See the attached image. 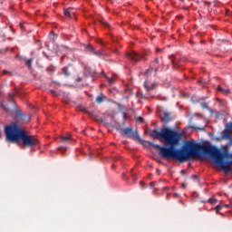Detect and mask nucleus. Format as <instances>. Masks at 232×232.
<instances>
[{"label": "nucleus", "mask_w": 232, "mask_h": 232, "mask_svg": "<svg viewBox=\"0 0 232 232\" xmlns=\"http://www.w3.org/2000/svg\"><path fill=\"white\" fill-rule=\"evenodd\" d=\"M225 208H229V205H225Z\"/></svg>", "instance_id": "a19ab883"}, {"label": "nucleus", "mask_w": 232, "mask_h": 232, "mask_svg": "<svg viewBox=\"0 0 232 232\" xmlns=\"http://www.w3.org/2000/svg\"><path fill=\"white\" fill-rule=\"evenodd\" d=\"M34 60L33 59H29V60H27L26 62H25V64L27 65V66H29V68L32 66V62H33Z\"/></svg>", "instance_id": "aec40b11"}, {"label": "nucleus", "mask_w": 232, "mask_h": 232, "mask_svg": "<svg viewBox=\"0 0 232 232\" xmlns=\"http://www.w3.org/2000/svg\"><path fill=\"white\" fill-rule=\"evenodd\" d=\"M201 108H203V110H208V103L202 102L201 103Z\"/></svg>", "instance_id": "4be33fe9"}, {"label": "nucleus", "mask_w": 232, "mask_h": 232, "mask_svg": "<svg viewBox=\"0 0 232 232\" xmlns=\"http://www.w3.org/2000/svg\"><path fill=\"white\" fill-rule=\"evenodd\" d=\"M120 132L121 135H128L133 140H140V136H139V132L137 130L133 131V129L127 127L125 129H121Z\"/></svg>", "instance_id": "7ed1b4c3"}, {"label": "nucleus", "mask_w": 232, "mask_h": 232, "mask_svg": "<svg viewBox=\"0 0 232 232\" xmlns=\"http://www.w3.org/2000/svg\"><path fill=\"white\" fill-rule=\"evenodd\" d=\"M63 14H64L65 17L72 19V15L74 14L73 7H69L67 9H64Z\"/></svg>", "instance_id": "1a4fd4ad"}, {"label": "nucleus", "mask_w": 232, "mask_h": 232, "mask_svg": "<svg viewBox=\"0 0 232 232\" xmlns=\"http://www.w3.org/2000/svg\"><path fill=\"white\" fill-rule=\"evenodd\" d=\"M16 115H18V117H20V119H22V121L26 120V115L21 113V111H16Z\"/></svg>", "instance_id": "4468645a"}, {"label": "nucleus", "mask_w": 232, "mask_h": 232, "mask_svg": "<svg viewBox=\"0 0 232 232\" xmlns=\"http://www.w3.org/2000/svg\"><path fill=\"white\" fill-rule=\"evenodd\" d=\"M150 136L152 137V139H163V142L168 145V147H164L148 141L149 146H153V148L158 150V153L161 159L186 162L188 159H195L199 157L200 153H203L204 155L210 157L214 164H216L218 168H221L225 173H229V171H231L232 153L229 152L227 146L219 150L215 146L200 144L196 142L195 140H190L185 141L182 149H177V146L180 144L182 133L168 127L161 129L160 131L154 129L150 132Z\"/></svg>", "instance_id": "f257e3e1"}, {"label": "nucleus", "mask_w": 232, "mask_h": 232, "mask_svg": "<svg viewBox=\"0 0 232 232\" xmlns=\"http://www.w3.org/2000/svg\"><path fill=\"white\" fill-rule=\"evenodd\" d=\"M173 118H171V113L164 112L161 116L162 122H165V124H168V122H171Z\"/></svg>", "instance_id": "6e6552de"}, {"label": "nucleus", "mask_w": 232, "mask_h": 232, "mask_svg": "<svg viewBox=\"0 0 232 232\" xmlns=\"http://www.w3.org/2000/svg\"><path fill=\"white\" fill-rule=\"evenodd\" d=\"M63 75H65V77H70V72L68 71V67H64L63 69Z\"/></svg>", "instance_id": "dca6fc26"}, {"label": "nucleus", "mask_w": 232, "mask_h": 232, "mask_svg": "<svg viewBox=\"0 0 232 232\" xmlns=\"http://www.w3.org/2000/svg\"><path fill=\"white\" fill-rule=\"evenodd\" d=\"M156 52H157V53H159V52H161V49L160 48H157Z\"/></svg>", "instance_id": "c9c22d12"}, {"label": "nucleus", "mask_w": 232, "mask_h": 232, "mask_svg": "<svg viewBox=\"0 0 232 232\" xmlns=\"http://www.w3.org/2000/svg\"><path fill=\"white\" fill-rule=\"evenodd\" d=\"M220 209H222V206H220V205L216 206L215 211L218 212V211H220Z\"/></svg>", "instance_id": "5701e85b"}, {"label": "nucleus", "mask_w": 232, "mask_h": 232, "mask_svg": "<svg viewBox=\"0 0 232 232\" xmlns=\"http://www.w3.org/2000/svg\"><path fill=\"white\" fill-rule=\"evenodd\" d=\"M154 63H156V64H159V58H155Z\"/></svg>", "instance_id": "473e14b6"}, {"label": "nucleus", "mask_w": 232, "mask_h": 232, "mask_svg": "<svg viewBox=\"0 0 232 232\" xmlns=\"http://www.w3.org/2000/svg\"><path fill=\"white\" fill-rule=\"evenodd\" d=\"M3 73H4V75H9V76L12 75V72H8L6 70H4Z\"/></svg>", "instance_id": "b1692460"}, {"label": "nucleus", "mask_w": 232, "mask_h": 232, "mask_svg": "<svg viewBox=\"0 0 232 232\" xmlns=\"http://www.w3.org/2000/svg\"><path fill=\"white\" fill-rule=\"evenodd\" d=\"M228 144L230 145V146H232V137L230 136V138H228Z\"/></svg>", "instance_id": "c85d7f7f"}, {"label": "nucleus", "mask_w": 232, "mask_h": 232, "mask_svg": "<svg viewBox=\"0 0 232 232\" xmlns=\"http://www.w3.org/2000/svg\"><path fill=\"white\" fill-rule=\"evenodd\" d=\"M5 133L6 142L13 144L22 142V148H32V150L39 146V139L34 135H29L28 131L21 129L17 122L5 126Z\"/></svg>", "instance_id": "f03ea898"}, {"label": "nucleus", "mask_w": 232, "mask_h": 232, "mask_svg": "<svg viewBox=\"0 0 232 232\" xmlns=\"http://www.w3.org/2000/svg\"><path fill=\"white\" fill-rule=\"evenodd\" d=\"M170 63L174 68V70H177L179 66H180V59L177 61V56L175 54H172L169 56Z\"/></svg>", "instance_id": "39448f33"}, {"label": "nucleus", "mask_w": 232, "mask_h": 232, "mask_svg": "<svg viewBox=\"0 0 232 232\" xmlns=\"http://www.w3.org/2000/svg\"><path fill=\"white\" fill-rule=\"evenodd\" d=\"M9 97H10V99L14 98V97H15V93H14V92H9Z\"/></svg>", "instance_id": "cd10ccee"}, {"label": "nucleus", "mask_w": 232, "mask_h": 232, "mask_svg": "<svg viewBox=\"0 0 232 232\" xmlns=\"http://www.w3.org/2000/svg\"><path fill=\"white\" fill-rule=\"evenodd\" d=\"M157 72H159V67H156V68L154 69V75H157Z\"/></svg>", "instance_id": "c756f323"}, {"label": "nucleus", "mask_w": 232, "mask_h": 232, "mask_svg": "<svg viewBox=\"0 0 232 232\" xmlns=\"http://www.w3.org/2000/svg\"><path fill=\"white\" fill-rule=\"evenodd\" d=\"M58 150H63V147H58Z\"/></svg>", "instance_id": "ea45409f"}, {"label": "nucleus", "mask_w": 232, "mask_h": 232, "mask_svg": "<svg viewBox=\"0 0 232 232\" xmlns=\"http://www.w3.org/2000/svg\"><path fill=\"white\" fill-rule=\"evenodd\" d=\"M183 61H188V59H183Z\"/></svg>", "instance_id": "37998d69"}, {"label": "nucleus", "mask_w": 232, "mask_h": 232, "mask_svg": "<svg viewBox=\"0 0 232 232\" xmlns=\"http://www.w3.org/2000/svg\"><path fill=\"white\" fill-rule=\"evenodd\" d=\"M126 56L128 58H130V61H132V63H139V61H140V59H142V55H140L135 52L127 53Z\"/></svg>", "instance_id": "20e7f679"}, {"label": "nucleus", "mask_w": 232, "mask_h": 232, "mask_svg": "<svg viewBox=\"0 0 232 232\" xmlns=\"http://www.w3.org/2000/svg\"><path fill=\"white\" fill-rule=\"evenodd\" d=\"M192 179H197V175H193V176H192Z\"/></svg>", "instance_id": "4c0bfd02"}, {"label": "nucleus", "mask_w": 232, "mask_h": 232, "mask_svg": "<svg viewBox=\"0 0 232 232\" xmlns=\"http://www.w3.org/2000/svg\"><path fill=\"white\" fill-rule=\"evenodd\" d=\"M76 81H77V82H81L82 81V78L78 77V78L76 79Z\"/></svg>", "instance_id": "2f4dec72"}, {"label": "nucleus", "mask_w": 232, "mask_h": 232, "mask_svg": "<svg viewBox=\"0 0 232 232\" xmlns=\"http://www.w3.org/2000/svg\"><path fill=\"white\" fill-rule=\"evenodd\" d=\"M106 95L103 93L100 94L99 96L96 97V102L97 104H102L106 101Z\"/></svg>", "instance_id": "9d476101"}, {"label": "nucleus", "mask_w": 232, "mask_h": 232, "mask_svg": "<svg viewBox=\"0 0 232 232\" xmlns=\"http://www.w3.org/2000/svg\"><path fill=\"white\" fill-rule=\"evenodd\" d=\"M72 140V136H61V142L63 144H68Z\"/></svg>", "instance_id": "f8f14e48"}, {"label": "nucleus", "mask_w": 232, "mask_h": 232, "mask_svg": "<svg viewBox=\"0 0 232 232\" xmlns=\"http://www.w3.org/2000/svg\"><path fill=\"white\" fill-rule=\"evenodd\" d=\"M181 188H187L186 183H182V184H181Z\"/></svg>", "instance_id": "f704fd0d"}, {"label": "nucleus", "mask_w": 232, "mask_h": 232, "mask_svg": "<svg viewBox=\"0 0 232 232\" xmlns=\"http://www.w3.org/2000/svg\"><path fill=\"white\" fill-rule=\"evenodd\" d=\"M137 121H138V122H144V118L138 117Z\"/></svg>", "instance_id": "bb28decb"}, {"label": "nucleus", "mask_w": 232, "mask_h": 232, "mask_svg": "<svg viewBox=\"0 0 232 232\" xmlns=\"http://www.w3.org/2000/svg\"><path fill=\"white\" fill-rule=\"evenodd\" d=\"M81 110H82V107H81Z\"/></svg>", "instance_id": "c03bdc74"}, {"label": "nucleus", "mask_w": 232, "mask_h": 232, "mask_svg": "<svg viewBox=\"0 0 232 232\" xmlns=\"http://www.w3.org/2000/svg\"><path fill=\"white\" fill-rule=\"evenodd\" d=\"M100 23L102 25L104 26V28H109V29L111 28L110 24H108V22H106L104 20H100Z\"/></svg>", "instance_id": "2eb2a0df"}, {"label": "nucleus", "mask_w": 232, "mask_h": 232, "mask_svg": "<svg viewBox=\"0 0 232 232\" xmlns=\"http://www.w3.org/2000/svg\"><path fill=\"white\" fill-rule=\"evenodd\" d=\"M86 50L87 52H90V53H93V55H97V56L102 55V50L95 51V48L92 46V44L87 45Z\"/></svg>", "instance_id": "0eeeda50"}, {"label": "nucleus", "mask_w": 232, "mask_h": 232, "mask_svg": "<svg viewBox=\"0 0 232 232\" xmlns=\"http://www.w3.org/2000/svg\"><path fill=\"white\" fill-rule=\"evenodd\" d=\"M109 84H115V80L113 78H108Z\"/></svg>", "instance_id": "412c9836"}, {"label": "nucleus", "mask_w": 232, "mask_h": 232, "mask_svg": "<svg viewBox=\"0 0 232 232\" xmlns=\"http://www.w3.org/2000/svg\"><path fill=\"white\" fill-rule=\"evenodd\" d=\"M218 92H222L225 95H227V93H231V91L229 89H224L220 86L218 87Z\"/></svg>", "instance_id": "ddd939ff"}, {"label": "nucleus", "mask_w": 232, "mask_h": 232, "mask_svg": "<svg viewBox=\"0 0 232 232\" xmlns=\"http://www.w3.org/2000/svg\"><path fill=\"white\" fill-rule=\"evenodd\" d=\"M225 130H228L230 133H232V121L228 122V123L226 125Z\"/></svg>", "instance_id": "f3484780"}, {"label": "nucleus", "mask_w": 232, "mask_h": 232, "mask_svg": "<svg viewBox=\"0 0 232 232\" xmlns=\"http://www.w3.org/2000/svg\"><path fill=\"white\" fill-rule=\"evenodd\" d=\"M97 44H102V46H104V42H102V40H101V39L97 40Z\"/></svg>", "instance_id": "393cba45"}, {"label": "nucleus", "mask_w": 232, "mask_h": 232, "mask_svg": "<svg viewBox=\"0 0 232 232\" xmlns=\"http://www.w3.org/2000/svg\"><path fill=\"white\" fill-rule=\"evenodd\" d=\"M231 137V132H229V130H224L222 131V134L219 138L217 139V140H228Z\"/></svg>", "instance_id": "423d86ee"}, {"label": "nucleus", "mask_w": 232, "mask_h": 232, "mask_svg": "<svg viewBox=\"0 0 232 232\" xmlns=\"http://www.w3.org/2000/svg\"><path fill=\"white\" fill-rule=\"evenodd\" d=\"M208 204H217V202H218V199L215 198H210L208 200Z\"/></svg>", "instance_id": "6ab92c4d"}, {"label": "nucleus", "mask_w": 232, "mask_h": 232, "mask_svg": "<svg viewBox=\"0 0 232 232\" xmlns=\"http://www.w3.org/2000/svg\"><path fill=\"white\" fill-rule=\"evenodd\" d=\"M150 188H153L155 186V182H150Z\"/></svg>", "instance_id": "72a5a7b5"}, {"label": "nucleus", "mask_w": 232, "mask_h": 232, "mask_svg": "<svg viewBox=\"0 0 232 232\" xmlns=\"http://www.w3.org/2000/svg\"><path fill=\"white\" fill-rule=\"evenodd\" d=\"M153 68L152 67H150L149 69H147L144 72V75L148 76V75H150L152 72H153Z\"/></svg>", "instance_id": "a211bd4d"}, {"label": "nucleus", "mask_w": 232, "mask_h": 232, "mask_svg": "<svg viewBox=\"0 0 232 232\" xmlns=\"http://www.w3.org/2000/svg\"><path fill=\"white\" fill-rule=\"evenodd\" d=\"M144 88H145L146 92H151V90H155V83L150 85V83L148 82H145Z\"/></svg>", "instance_id": "9b49d317"}, {"label": "nucleus", "mask_w": 232, "mask_h": 232, "mask_svg": "<svg viewBox=\"0 0 232 232\" xmlns=\"http://www.w3.org/2000/svg\"><path fill=\"white\" fill-rule=\"evenodd\" d=\"M2 108H3V110H4V111H6V112H8V106H6V105H2Z\"/></svg>", "instance_id": "a878e982"}, {"label": "nucleus", "mask_w": 232, "mask_h": 232, "mask_svg": "<svg viewBox=\"0 0 232 232\" xmlns=\"http://www.w3.org/2000/svg\"><path fill=\"white\" fill-rule=\"evenodd\" d=\"M184 173H186V170H185V169H182V170H181V174L184 175Z\"/></svg>", "instance_id": "e433bc0d"}, {"label": "nucleus", "mask_w": 232, "mask_h": 232, "mask_svg": "<svg viewBox=\"0 0 232 232\" xmlns=\"http://www.w3.org/2000/svg\"><path fill=\"white\" fill-rule=\"evenodd\" d=\"M21 28H23V24H20Z\"/></svg>", "instance_id": "79ce46f5"}, {"label": "nucleus", "mask_w": 232, "mask_h": 232, "mask_svg": "<svg viewBox=\"0 0 232 232\" xmlns=\"http://www.w3.org/2000/svg\"><path fill=\"white\" fill-rule=\"evenodd\" d=\"M173 197H174V198H178V197H180V196L179 195V193H174Z\"/></svg>", "instance_id": "7c9ffc66"}, {"label": "nucleus", "mask_w": 232, "mask_h": 232, "mask_svg": "<svg viewBox=\"0 0 232 232\" xmlns=\"http://www.w3.org/2000/svg\"><path fill=\"white\" fill-rule=\"evenodd\" d=\"M140 184H142V181H140Z\"/></svg>", "instance_id": "a18cd8bd"}, {"label": "nucleus", "mask_w": 232, "mask_h": 232, "mask_svg": "<svg viewBox=\"0 0 232 232\" xmlns=\"http://www.w3.org/2000/svg\"><path fill=\"white\" fill-rule=\"evenodd\" d=\"M50 92H51V93H55V91L51 90Z\"/></svg>", "instance_id": "58836bf2"}]
</instances>
